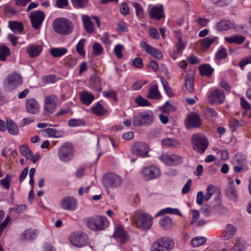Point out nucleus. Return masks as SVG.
I'll return each instance as SVG.
<instances>
[{
	"mask_svg": "<svg viewBox=\"0 0 251 251\" xmlns=\"http://www.w3.org/2000/svg\"><path fill=\"white\" fill-rule=\"evenodd\" d=\"M87 227L94 231L105 229L108 226V222L104 216L96 215L86 219Z\"/></svg>",
	"mask_w": 251,
	"mask_h": 251,
	"instance_id": "obj_3",
	"label": "nucleus"
},
{
	"mask_svg": "<svg viewBox=\"0 0 251 251\" xmlns=\"http://www.w3.org/2000/svg\"><path fill=\"white\" fill-rule=\"evenodd\" d=\"M132 153L141 157H146L148 155V147L144 142H136L131 147Z\"/></svg>",
	"mask_w": 251,
	"mask_h": 251,
	"instance_id": "obj_11",
	"label": "nucleus"
},
{
	"mask_svg": "<svg viewBox=\"0 0 251 251\" xmlns=\"http://www.w3.org/2000/svg\"><path fill=\"white\" fill-rule=\"evenodd\" d=\"M59 159L63 162L70 161L74 156V148L70 143H64L58 150Z\"/></svg>",
	"mask_w": 251,
	"mask_h": 251,
	"instance_id": "obj_6",
	"label": "nucleus"
},
{
	"mask_svg": "<svg viewBox=\"0 0 251 251\" xmlns=\"http://www.w3.org/2000/svg\"><path fill=\"white\" fill-rule=\"evenodd\" d=\"M8 25L10 29L15 33H21L24 30L23 24L21 22L10 21Z\"/></svg>",
	"mask_w": 251,
	"mask_h": 251,
	"instance_id": "obj_26",
	"label": "nucleus"
},
{
	"mask_svg": "<svg viewBox=\"0 0 251 251\" xmlns=\"http://www.w3.org/2000/svg\"><path fill=\"white\" fill-rule=\"evenodd\" d=\"M233 27V24L227 20H221L216 25L218 30H226Z\"/></svg>",
	"mask_w": 251,
	"mask_h": 251,
	"instance_id": "obj_31",
	"label": "nucleus"
},
{
	"mask_svg": "<svg viewBox=\"0 0 251 251\" xmlns=\"http://www.w3.org/2000/svg\"><path fill=\"white\" fill-rule=\"evenodd\" d=\"M165 213L174 214L177 215H180L181 213L178 209L167 207L158 211L155 215V217L161 216Z\"/></svg>",
	"mask_w": 251,
	"mask_h": 251,
	"instance_id": "obj_40",
	"label": "nucleus"
},
{
	"mask_svg": "<svg viewBox=\"0 0 251 251\" xmlns=\"http://www.w3.org/2000/svg\"><path fill=\"white\" fill-rule=\"evenodd\" d=\"M251 63V55L241 59L239 62V66L243 68L247 64Z\"/></svg>",
	"mask_w": 251,
	"mask_h": 251,
	"instance_id": "obj_60",
	"label": "nucleus"
},
{
	"mask_svg": "<svg viewBox=\"0 0 251 251\" xmlns=\"http://www.w3.org/2000/svg\"><path fill=\"white\" fill-rule=\"evenodd\" d=\"M206 241V239L204 237L198 236L193 238L191 242L193 247H199L203 244Z\"/></svg>",
	"mask_w": 251,
	"mask_h": 251,
	"instance_id": "obj_42",
	"label": "nucleus"
},
{
	"mask_svg": "<svg viewBox=\"0 0 251 251\" xmlns=\"http://www.w3.org/2000/svg\"><path fill=\"white\" fill-rule=\"evenodd\" d=\"M150 14L151 19H155L158 21L164 16L162 6L152 7Z\"/></svg>",
	"mask_w": 251,
	"mask_h": 251,
	"instance_id": "obj_27",
	"label": "nucleus"
},
{
	"mask_svg": "<svg viewBox=\"0 0 251 251\" xmlns=\"http://www.w3.org/2000/svg\"><path fill=\"white\" fill-rule=\"evenodd\" d=\"M193 149L201 153L204 152L208 147V141L205 136L200 134H195L192 137Z\"/></svg>",
	"mask_w": 251,
	"mask_h": 251,
	"instance_id": "obj_7",
	"label": "nucleus"
},
{
	"mask_svg": "<svg viewBox=\"0 0 251 251\" xmlns=\"http://www.w3.org/2000/svg\"><path fill=\"white\" fill-rule=\"evenodd\" d=\"M154 121L153 114L152 111H148L140 112L134 116L133 125L135 126H149L152 125Z\"/></svg>",
	"mask_w": 251,
	"mask_h": 251,
	"instance_id": "obj_4",
	"label": "nucleus"
},
{
	"mask_svg": "<svg viewBox=\"0 0 251 251\" xmlns=\"http://www.w3.org/2000/svg\"><path fill=\"white\" fill-rule=\"evenodd\" d=\"M53 30L58 34L62 35L70 34L74 29L73 24L65 18L55 19L52 23Z\"/></svg>",
	"mask_w": 251,
	"mask_h": 251,
	"instance_id": "obj_2",
	"label": "nucleus"
},
{
	"mask_svg": "<svg viewBox=\"0 0 251 251\" xmlns=\"http://www.w3.org/2000/svg\"><path fill=\"white\" fill-rule=\"evenodd\" d=\"M85 42V40L82 39L79 41L76 46V51L80 55H84L85 54V51L83 50Z\"/></svg>",
	"mask_w": 251,
	"mask_h": 251,
	"instance_id": "obj_55",
	"label": "nucleus"
},
{
	"mask_svg": "<svg viewBox=\"0 0 251 251\" xmlns=\"http://www.w3.org/2000/svg\"><path fill=\"white\" fill-rule=\"evenodd\" d=\"M26 111L30 114H37L40 111V105L34 98L27 99L25 102Z\"/></svg>",
	"mask_w": 251,
	"mask_h": 251,
	"instance_id": "obj_16",
	"label": "nucleus"
},
{
	"mask_svg": "<svg viewBox=\"0 0 251 251\" xmlns=\"http://www.w3.org/2000/svg\"><path fill=\"white\" fill-rule=\"evenodd\" d=\"M93 54L95 55H99L103 51V48L100 44L95 42L93 45Z\"/></svg>",
	"mask_w": 251,
	"mask_h": 251,
	"instance_id": "obj_54",
	"label": "nucleus"
},
{
	"mask_svg": "<svg viewBox=\"0 0 251 251\" xmlns=\"http://www.w3.org/2000/svg\"><path fill=\"white\" fill-rule=\"evenodd\" d=\"M162 144L167 147L177 148L180 146V143L176 139L174 138H167L162 140Z\"/></svg>",
	"mask_w": 251,
	"mask_h": 251,
	"instance_id": "obj_38",
	"label": "nucleus"
},
{
	"mask_svg": "<svg viewBox=\"0 0 251 251\" xmlns=\"http://www.w3.org/2000/svg\"><path fill=\"white\" fill-rule=\"evenodd\" d=\"M73 6L76 8H84L88 2V0H71Z\"/></svg>",
	"mask_w": 251,
	"mask_h": 251,
	"instance_id": "obj_48",
	"label": "nucleus"
},
{
	"mask_svg": "<svg viewBox=\"0 0 251 251\" xmlns=\"http://www.w3.org/2000/svg\"><path fill=\"white\" fill-rule=\"evenodd\" d=\"M153 218L143 211L139 210L131 218L132 223L143 229L148 230L151 228Z\"/></svg>",
	"mask_w": 251,
	"mask_h": 251,
	"instance_id": "obj_1",
	"label": "nucleus"
},
{
	"mask_svg": "<svg viewBox=\"0 0 251 251\" xmlns=\"http://www.w3.org/2000/svg\"><path fill=\"white\" fill-rule=\"evenodd\" d=\"M215 201H217L216 204L213 205L205 204L202 208L201 211L205 216L209 215L212 211L216 208V206L219 205L220 202L219 198L218 197L215 198Z\"/></svg>",
	"mask_w": 251,
	"mask_h": 251,
	"instance_id": "obj_33",
	"label": "nucleus"
},
{
	"mask_svg": "<svg viewBox=\"0 0 251 251\" xmlns=\"http://www.w3.org/2000/svg\"><path fill=\"white\" fill-rule=\"evenodd\" d=\"M123 49V46L121 44L117 45L114 48V52L118 58L122 57V51Z\"/></svg>",
	"mask_w": 251,
	"mask_h": 251,
	"instance_id": "obj_62",
	"label": "nucleus"
},
{
	"mask_svg": "<svg viewBox=\"0 0 251 251\" xmlns=\"http://www.w3.org/2000/svg\"><path fill=\"white\" fill-rule=\"evenodd\" d=\"M140 47L145 51L157 59L163 58V54L161 51L148 44L146 42L142 41L140 44Z\"/></svg>",
	"mask_w": 251,
	"mask_h": 251,
	"instance_id": "obj_15",
	"label": "nucleus"
},
{
	"mask_svg": "<svg viewBox=\"0 0 251 251\" xmlns=\"http://www.w3.org/2000/svg\"><path fill=\"white\" fill-rule=\"evenodd\" d=\"M225 100V95L222 90L215 89L209 96V100L211 103L221 104Z\"/></svg>",
	"mask_w": 251,
	"mask_h": 251,
	"instance_id": "obj_19",
	"label": "nucleus"
},
{
	"mask_svg": "<svg viewBox=\"0 0 251 251\" xmlns=\"http://www.w3.org/2000/svg\"><path fill=\"white\" fill-rule=\"evenodd\" d=\"M185 124L188 129L198 127L201 124V118L197 114L192 113L188 116Z\"/></svg>",
	"mask_w": 251,
	"mask_h": 251,
	"instance_id": "obj_18",
	"label": "nucleus"
},
{
	"mask_svg": "<svg viewBox=\"0 0 251 251\" xmlns=\"http://www.w3.org/2000/svg\"><path fill=\"white\" fill-rule=\"evenodd\" d=\"M44 18L45 14L42 11L38 10L31 12L30 15V19L32 26L35 29H39Z\"/></svg>",
	"mask_w": 251,
	"mask_h": 251,
	"instance_id": "obj_12",
	"label": "nucleus"
},
{
	"mask_svg": "<svg viewBox=\"0 0 251 251\" xmlns=\"http://www.w3.org/2000/svg\"><path fill=\"white\" fill-rule=\"evenodd\" d=\"M117 25V31L118 32H126L128 31L127 24L124 21H119Z\"/></svg>",
	"mask_w": 251,
	"mask_h": 251,
	"instance_id": "obj_57",
	"label": "nucleus"
},
{
	"mask_svg": "<svg viewBox=\"0 0 251 251\" xmlns=\"http://www.w3.org/2000/svg\"><path fill=\"white\" fill-rule=\"evenodd\" d=\"M43 132L47 134L49 137H53L55 138L61 137L64 135V132L63 131H57L52 128H47L43 130Z\"/></svg>",
	"mask_w": 251,
	"mask_h": 251,
	"instance_id": "obj_35",
	"label": "nucleus"
},
{
	"mask_svg": "<svg viewBox=\"0 0 251 251\" xmlns=\"http://www.w3.org/2000/svg\"><path fill=\"white\" fill-rule=\"evenodd\" d=\"M160 241L165 247L166 251L171 250L175 245V242L173 239L167 236H164L160 238Z\"/></svg>",
	"mask_w": 251,
	"mask_h": 251,
	"instance_id": "obj_37",
	"label": "nucleus"
},
{
	"mask_svg": "<svg viewBox=\"0 0 251 251\" xmlns=\"http://www.w3.org/2000/svg\"><path fill=\"white\" fill-rule=\"evenodd\" d=\"M34 121V118L33 117L25 118L20 121L19 124L21 126H25L33 122Z\"/></svg>",
	"mask_w": 251,
	"mask_h": 251,
	"instance_id": "obj_59",
	"label": "nucleus"
},
{
	"mask_svg": "<svg viewBox=\"0 0 251 251\" xmlns=\"http://www.w3.org/2000/svg\"><path fill=\"white\" fill-rule=\"evenodd\" d=\"M62 208L66 210L74 211L76 209V200L72 197H66L62 199L60 201Z\"/></svg>",
	"mask_w": 251,
	"mask_h": 251,
	"instance_id": "obj_14",
	"label": "nucleus"
},
{
	"mask_svg": "<svg viewBox=\"0 0 251 251\" xmlns=\"http://www.w3.org/2000/svg\"><path fill=\"white\" fill-rule=\"evenodd\" d=\"M11 181V176L9 175H6L5 177L0 180V184L6 190L10 188V184Z\"/></svg>",
	"mask_w": 251,
	"mask_h": 251,
	"instance_id": "obj_46",
	"label": "nucleus"
},
{
	"mask_svg": "<svg viewBox=\"0 0 251 251\" xmlns=\"http://www.w3.org/2000/svg\"><path fill=\"white\" fill-rule=\"evenodd\" d=\"M227 55L226 49L224 48H222L219 50L217 51L216 54V58L218 60H221L225 58Z\"/></svg>",
	"mask_w": 251,
	"mask_h": 251,
	"instance_id": "obj_56",
	"label": "nucleus"
},
{
	"mask_svg": "<svg viewBox=\"0 0 251 251\" xmlns=\"http://www.w3.org/2000/svg\"><path fill=\"white\" fill-rule=\"evenodd\" d=\"M161 83L163 86L164 90L167 93L169 97H173L174 94L172 92V88L169 86L168 81L162 77H160Z\"/></svg>",
	"mask_w": 251,
	"mask_h": 251,
	"instance_id": "obj_47",
	"label": "nucleus"
},
{
	"mask_svg": "<svg viewBox=\"0 0 251 251\" xmlns=\"http://www.w3.org/2000/svg\"><path fill=\"white\" fill-rule=\"evenodd\" d=\"M216 37H206L201 40V44L203 48H208L216 39Z\"/></svg>",
	"mask_w": 251,
	"mask_h": 251,
	"instance_id": "obj_50",
	"label": "nucleus"
},
{
	"mask_svg": "<svg viewBox=\"0 0 251 251\" xmlns=\"http://www.w3.org/2000/svg\"><path fill=\"white\" fill-rule=\"evenodd\" d=\"M79 98L82 103L89 105L95 99V96L87 91L83 90L79 94Z\"/></svg>",
	"mask_w": 251,
	"mask_h": 251,
	"instance_id": "obj_22",
	"label": "nucleus"
},
{
	"mask_svg": "<svg viewBox=\"0 0 251 251\" xmlns=\"http://www.w3.org/2000/svg\"><path fill=\"white\" fill-rule=\"evenodd\" d=\"M236 231L237 228L235 226L231 224L227 225L222 236V240H227L232 238Z\"/></svg>",
	"mask_w": 251,
	"mask_h": 251,
	"instance_id": "obj_21",
	"label": "nucleus"
},
{
	"mask_svg": "<svg viewBox=\"0 0 251 251\" xmlns=\"http://www.w3.org/2000/svg\"><path fill=\"white\" fill-rule=\"evenodd\" d=\"M213 189V186L211 184L208 185L207 187V193H206L205 197V201H208L213 195L212 190Z\"/></svg>",
	"mask_w": 251,
	"mask_h": 251,
	"instance_id": "obj_63",
	"label": "nucleus"
},
{
	"mask_svg": "<svg viewBox=\"0 0 251 251\" xmlns=\"http://www.w3.org/2000/svg\"><path fill=\"white\" fill-rule=\"evenodd\" d=\"M36 236L35 230H32L29 229H26L20 235L19 240L23 242L31 241L35 238Z\"/></svg>",
	"mask_w": 251,
	"mask_h": 251,
	"instance_id": "obj_24",
	"label": "nucleus"
},
{
	"mask_svg": "<svg viewBox=\"0 0 251 251\" xmlns=\"http://www.w3.org/2000/svg\"><path fill=\"white\" fill-rule=\"evenodd\" d=\"M7 129L9 133L12 135H17L19 132V129L16 125L10 119L6 120Z\"/></svg>",
	"mask_w": 251,
	"mask_h": 251,
	"instance_id": "obj_36",
	"label": "nucleus"
},
{
	"mask_svg": "<svg viewBox=\"0 0 251 251\" xmlns=\"http://www.w3.org/2000/svg\"><path fill=\"white\" fill-rule=\"evenodd\" d=\"M69 240L74 246L81 248L87 245L88 237L85 233L78 232L71 235L69 237Z\"/></svg>",
	"mask_w": 251,
	"mask_h": 251,
	"instance_id": "obj_9",
	"label": "nucleus"
},
{
	"mask_svg": "<svg viewBox=\"0 0 251 251\" xmlns=\"http://www.w3.org/2000/svg\"><path fill=\"white\" fill-rule=\"evenodd\" d=\"M68 51L67 49L64 48H52L50 50V53L51 55L54 57H59L65 54H66Z\"/></svg>",
	"mask_w": 251,
	"mask_h": 251,
	"instance_id": "obj_39",
	"label": "nucleus"
},
{
	"mask_svg": "<svg viewBox=\"0 0 251 251\" xmlns=\"http://www.w3.org/2000/svg\"><path fill=\"white\" fill-rule=\"evenodd\" d=\"M42 50V48L40 46L36 45L29 46L26 48V51L31 58L38 56Z\"/></svg>",
	"mask_w": 251,
	"mask_h": 251,
	"instance_id": "obj_28",
	"label": "nucleus"
},
{
	"mask_svg": "<svg viewBox=\"0 0 251 251\" xmlns=\"http://www.w3.org/2000/svg\"><path fill=\"white\" fill-rule=\"evenodd\" d=\"M123 181L122 177L114 173H109L103 177L102 183L107 189H115L119 187Z\"/></svg>",
	"mask_w": 251,
	"mask_h": 251,
	"instance_id": "obj_5",
	"label": "nucleus"
},
{
	"mask_svg": "<svg viewBox=\"0 0 251 251\" xmlns=\"http://www.w3.org/2000/svg\"><path fill=\"white\" fill-rule=\"evenodd\" d=\"M185 86L186 89L190 93L194 91V73L193 71H190L188 72L185 75Z\"/></svg>",
	"mask_w": 251,
	"mask_h": 251,
	"instance_id": "obj_20",
	"label": "nucleus"
},
{
	"mask_svg": "<svg viewBox=\"0 0 251 251\" xmlns=\"http://www.w3.org/2000/svg\"><path fill=\"white\" fill-rule=\"evenodd\" d=\"M226 195L232 201H236L237 198V191L232 187H229L226 190Z\"/></svg>",
	"mask_w": 251,
	"mask_h": 251,
	"instance_id": "obj_44",
	"label": "nucleus"
},
{
	"mask_svg": "<svg viewBox=\"0 0 251 251\" xmlns=\"http://www.w3.org/2000/svg\"><path fill=\"white\" fill-rule=\"evenodd\" d=\"M55 98V97L53 95L45 98L44 107L45 115H50L54 111L56 108Z\"/></svg>",
	"mask_w": 251,
	"mask_h": 251,
	"instance_id": "obj_17",
	"label": "nucleus"
},
{
	"mask_svg": "<svg viewBox=\"0 0 251 251\" xmlns=\"http://www.w3.org/2000/svg\"><path fill=\"white\" fill-rule=\"evenodd\" d=\"M205 200V197L202 191H199L197 195L196 202L198 205H202Z\"/></svg>",
	"mask_w": 251,
	"mask_h": 251,
	"instance_id": "obj_61",
	"label": "nucleus"
},
{
	"mask_svg": "<svg viewBox=\"0 0 251 251\" xmlns=\"http://www.w3.org/2000/svg\"><path fill=\"white\" fill-rule=\"evenodd\" d=\"M131 3L135 9L136 15L138 17L142 18L143 16V9L141 4L137 2H132Z\"/></svg>",
	"mask_w": 251,
	"mask_h": 251,
	"instance_id": "obj_52",
	"label": "nucleus"
},
{
	"mask_svg": "<svg viewBox=\"0 0 251 251\" xmlns=\"http://www.w3.org/2000/svg\"><path fill=\"white\" fill-rule=\"evenodd\" d=\"M113 236L115 238L121 239V242L123 243L126 240V233L121 226H118L116 228Z\"/></svg>",
	"mask_w": 251,
	"mask_h": 251,
	"instance_id": "obj_32",
	"label": "nucleus"
},
{
	"mask_svg": "<svg viewBox=\"0 0 251 251\" xmlns=\"http://www.w3.org/2000/svg\"><path fill=\"white\" fill-rule=\"evenodd\" d=\"M147 98L152 100H159L161 95L158 91V86L156 84L151 86L148 90Z\"/></svg>",
	"mask_w": 251,
	"mask_h": 251,
	"instance_id": "obj_23",
	"label": "nucleus"
},
{
	"mask_svg": "<svg viewBox=\"0 0 251 251\" xmlns=\"http://www.w3.org/2000/svg\"><path fill=\"white\" fill-rule=\"evenodd\" d=\"M10 55V50L5 46H0V60L5 61Z\"/></svg>",
	"mask_w": 251,
	"mask_h": 251,
	"instance_id": "obj_45",
	"label": "nucleus"
},
{
	"mask_svg": "<svg viewBox=\"0 0 251 251\" xmlns=\"http://www.w3.org/2000/svg\"><path fill=\"white\" fill-rule=\"evenodd\" d=\"M82 20L84 27L88 33H92L94 30V26L92 22L88 16L83 15L82 16Z\"/></svg>",
	"mask_w": 251,
	"mask_h": 251,
	"instance_id": "obj_30",
	"label": "nucleus"
},
{
	"mask_svg": "<svg viewBox=\"0 0 251 251\" xmlns=\"http://www.w3.org/2000/svg\"><path fill=\"white\" fill-rule=\"evenodd\" d=\"M135 101L139 106H149L151 105V103L146 99L143 98L141 96H138L135 99Z\"/></svg>",
	"mask_w": 251,
	"mask_h": 251,
	"instance_id": "obj_49",
	"label": "nucleus"
},
{
	"mask_svg": "<svg viewBox=\"0 0 251 251\" xmlns=\"http://www.w3.org/2000/svg\"><path fill=\"white\" fill-rule=\"evenodd\" d=\"M90 87L96 91H101V81L97 75H94L91 76L90 80Z\"/></svg>",
	"mask_w": 251,
	"mask_h": 251,
	"instance_id": "obj_25",
	"label": "nucleus"
},
{
	"mask_svg": "<svg viewBox=\"0 0 251 251\" xmlns=\"http://www.w3.org/2000/svg\"><path fill=\"white\" fill-rule=\"evenodd\" d=\"M25 156L27 159L31 160L33 163H35L40 158V155L39 153H36L35 155H34L31 150L28 152Z\"/></svg>",
	"mask_w": 251,
	"mask_h": 251,
	"instance_id": "obj_51",
	"label": "nucleus"
},
{
	"mask_svg": "<svg viewBox=\"0 0 251 251\" xmlns=\"http://www.w3.org/2000/svg\"><path fill=\"white\" fill-rule=\"evenodd\" d=\"M160 159L164 163L171 166L177 165L182 162V158L177 154L170 155L164 153L160 156Z\"/></svg>",
	"mask_w": 251,
	"mask_h": 251,
	"instance_id": "obj_13",
	"label": "nucleus"
},
{
	"mask_svg": "<svg viewBox=\"0 0 251 251\" xmlns=\"http://www.w3.org/2000/svg\"><path fill=\"white\" fill-rule=\"evenodd\" d=\"M160 170L155 166L145 167L142 172L144 178L146 180L155 179L160 176Z\"/></svg>",
	"mask_w": 251,
	"mask_h": 251,
	"instance_id": "obj_10",
	"label": "nucleus"
},
{
	"mask_svg": "<svg viewBox=\"0 0 251 251\" xmlns=\"http://www.w3.org/2000/svg\"><path fill=\"white\" fill-rule=\"evenodd\" d=\"M23 83L21 75L17 73H12L8 75L3 80V84L6 89L13 90Z\"/></svg>",
	"mask_w": 251,
	"mask_h": 251,
	"instance_id": "obj_8",
	"label": "nucleus"
},
{
	"mask_svg": "<svg viewBox=\"0 0 251 251\" xmlns=\"http://www.w3.org/2000/svg\"><path fill=\"white\" fill-rule=\"evenodd\" d=\"M229 126L232 131H234L239 127V123L237 120L231 119L229 121Z\"/></svg>",
	"mask_w": 251,
	"mask_h": 251,
	"instance_id": "obj_58",
	"label": "nucleus"
},
{
	"mask_svg": "<svg viewBox=\"0 0 251 251\" xmlns=\"http://www.w3.org/2000/svg\"><path fill=\"white\" fill-rule=\"evenodd\" d=\"M232 0H212L213 2L217 6L224 7L228 5Z\"/></svg>",
	"mask_w": 251,
	"mask_h": 251,
	"instance_id": "obj_64",
	"label": "nucleus"
},
{
	"mask_svg": "<svg viewBox=\"0 0 251 251\" xmlns=\"http://www.w3.org/2000/svg\"><path fill=\"white\" fill-rule=\"evenodd\" d=\"M200 73L202 75L210 77L212 75L214 69L208 64H203L199 67Z\"/></svg>",
	"mask_w": 251,
	"mask_h": 251,
	"instance_id": "obj_34",
	"label": "nucleus"
},
{
	"mask_svg": "<svg viewBox=\"0 0 251 251\" xmlns=\"http://www.w3.org/2000/svg\"><path fill=\"white\" fill-rule=\"evenodd\" d=\"M92 111L97 116H101L106 112V110L99 102L97 103L96 106L92 107Z\"/></svg>",
	"mask_w": 251,
	"mask_h": 251,
	"instance_id": "obj_43",
	"label": "nucleus"
},
{
	"mask_svg": "<svg viewBox=\"0 0 251 251\" xmlns=\"http://www.w3.org/2000/svg\"><path fill=\"white\" fill-rule=\"evenodd\" d=\"M159 226L164 229H171L173 226V222L171 218L168 216L162 218L159 221Z\"/></svg>",
	"mask_w": 251,
	"mask_h": 251,
	"instance_id": "obj_29",
	"label": "nucleus"
},
{
	"mask_svg": "<svg viewBox=\"0 0 251 251\" xmlns=\"http://www.w3.org/2000/svg\"><path fill=\"white\" fill-rule=\"evenodd\" d=\"M165 247L160 241V238L156 240L152 245L151 247V251H166Z\"/></svg>",
	"mask_w": 251,
	"mask_h": 251,
	"instance_id": "obj_41",
	"label": "nucleus"
},
{
	"mask_svg": "<svg viewBox=\"0 0 251 251\" xmlns=\"http://www.w3.org/2000/svg\"><path fill=\"white\" fill-rule=\"evenodd\" d=\"M68 125L71 127L83 126L85 125V122L81 119H72L69 121Z\"/></svg>",
	"mask_w": 251,
	"mask_h": 251,
	"instance_id": "obj_53",
	"label": "nucleus"
}]
</instances>
